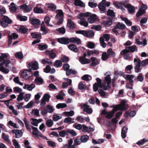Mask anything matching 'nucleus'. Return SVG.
Segmentation results:
<instances>
[{"mask_svg":"<svg viewBox=\"0 0 148 148\" xmlns=\"http://www.w3.org/2000/svg\"><path fill=\"white\" fill-rule=\"evenodd\" d=\"M97 83H95L93 86V90L94 91L97 90L98 87L103 88L105 90L109 89L110 88V84L111 82V79L110 75H108L104 77L101 83V79L98 78H96Z\"/></svg>","mask_w":148,"mask_h":148,"instance_id":"1","label":"nucleus"},{"mask_svg":"<svg viewBox=\"0 0 148 148\" xmlns=\"http://www.w3.org/2000/svg\"><path fill=\"white\" fill-rule=\"evenodd\" d=\"M114 5L116 7L121 9L122 11H123L125 10L122 6L123 5L125 8L128 9L129 12L130 13H132L135 12V9L134 7L131 5L129 4H125L122 2H115L114 3Z\"/></svg>","mask_w":148,"mask_h":148,"instance_id":"2","label":"nucleus"},{"mask_svg":"<svg viewBox=\"0 0 148 148\" xmlns=\"http://www.w3.org/2000/svg\"><path fill=\"white\" fill-rule=\"evenodd\" d=\"M81 17H88V21L90 23H93L97 18V16L95 14L88 12L80 14L77 16L78 18H80Z\"/></svg>","mask_w":148,"mask_h":148,"instance_id":"3","label":"nucleus"},{"mask_svg":"<svg viewBox=\"0 0 148 148\" xmlns=\"http://www.w3.org/2000/svg\"><path fill=\"white\" fill-rule=\"evenodd\" d=\"M110 107L113 108L112 111L115 112L117 110H125L127 109V106L125 102L122 101L121 102L120 104L117 105H113L111 106Z\"/></svg>","mask_w":148,"mask_h":148,"instance_id":"4","label":"nucleus"},{"mask_svg":"<svg viewBox=\"0 0 148 148\" xmlns=\"http://www.w3.org/2000/svg\"><path fill=\"white\" fill-rule=\"evenodd\" d=\"M110 3L108 2H106V0H102L100 2L98 5V7L100 12L102 13L105 12L106 6L109 7L110 5Z\"/></svg>","mask_w":148,"mask_h":148,"instance_id":"5","label":"nucleus"},{"mask_svg":"<svg viewBox=\"0 0 148 148\" xmlns=\"http://www.w3.org/2000/svg\"><path fill=\"white\" fill-rule=\"evenodd\" d=\"M110 35L108 34H105L103 35V37L100 38V42L101 45L103 48H105L106 46V43L104 42V39H105L106 41H108L110 39Z\"/></svg>","mask_w":148,"mask_h":148,"instance_id":"6","label":"nucleus"},{"mask_svg":"<svg viewBox=\"0 0 148 148\" xmlns=\"http://www.w3.org/2000/svg\"><path fill=\"white\" fill-rule=\"evenodd\" d=\"M11 23V20L9 19L8 17L4 16L2 18V21L1 22V24L3 27H5L7 26L9 24Z\"/></svg>","mask_w":148,"mask_h":148,"instance_id":"7","label":"nucleus"},{"mask_svg":"<svg viewBox=\"0 0 148 148\" xmlns=\"http://www.w3.org/2000/svg\"><path fill=\"white\" fill-rule=\"evenodd\" d=\"M147 5L143 4L136 14L137 16H139L145 14V10L147 9Z\"/></svg>","mask_w":148,"mask_h":148,"instance_id":"8","label":"nucleus"},{"mask_svg":"<svg viewBox=\"0 0 148 148\" xmlns=\"http://www.w3.org/2000/svg\"><path fill=\"white\" fill-rule=\"evenodd\" d=\"M81 108L83 109L84 111L88 114H91L92 112V110L89 108V106L87 103L81 104L80 105Z\"/></svg>","mask_w":148,"mask_h":148,"instance_id":"9","label":"nucleus"},{"mask_svg":"<svg viewBox=\"0 0 148 148\" xmlns=\"http://www.w3.org/2000/svg\"><path fill=\"white\" fill-rule=\"evenodd\" d=\"M38 63L37 62H30L28 65L29 69L31 71L32 70H36L38 69Z\"/></svg>","mask_w":148,"mask_h":148,"instance_id":"10","label":"nucleus"},{"mask_svg":"<svg viewBox=\"0 0 148 148\" xmlns=\"http://www.w3.org/2000/svg\"><path fill=\"white\" fill-rule=\"evenodd\" d=\"M29 21L35 27H36V26L39 25L40 23V21L38 19L36 18H30Z\"/></svg>","mask_w":148,"mask_h":148,"instance_id":"11","label":"nucleus"},{"mask_svg":"<svg viewBox=\"0 0 148 148\" xmlns=\"http://www.w3.org/2000/svg\"><path fill=\"white\" fill-rule=\"evenodd\" d=\"M30 69L25 70L21 73V76L23 78L25 79H27L29 77V74L31 72Z\"/></svg>","mask_w":148,"mask_h":148,"instance_id":"12","label":"nucleus"},{"mask_svg":"<svg viewBox=\"0 0 148 148\" xmlns=\"http://www.w3.org/2000/svg\"><path fill=\"white\" fill-rule=\"evenodd\" d=\"M21 8L26 12H30L32 9V7L29 5L27 6L26 4H23L20 6Z\"/></svg>","mask_w":148,"mask_h":148,"instance_id":"13","label":"nucleus"},{"mask_svg":"<svg viewBox=\"0 0 148 148\" xmlns=\"http://www.w3.org/2000/svg\"><path fill=\"white\" fill-rule=\"evenodd\" d=\"M45 53L46 54L49 55V58H53L56 56V55L53 50H47Z\"/></svg>","mask_w":148,"mask_h":148,"instance_id":"14","label":"nucleus"},{"mask_svg":"<svg viewBox=\"0 0 148 148\" xmlns=\"http://www.w3.org/2000/svg\"><path fill=\"white\" fill-rule=\"evenodd\" d=\"M58 41L63 44H68L69 43V39L66 38H60L57 39Z\"/></svg>","mask_w":148,"mask_h":148,"instance_id":"15","label":"nucleus"},{"mask_svg":"<svg viewBox=\"0 0 148 148\" xmlns=\"http://www.w3.org/2000/svg\"><path fill=\"white\" fill-rule=\"evenodd\" d=\"M32 133L33 135L35 136L38 139L40 137H41L42 138L47 139V138L41 134L39 131H33Z\"/></svg>","mask_w":148,"mask_h":148,"instance_id":"16","label":"nucleus"},{"mask_svg":"<svg viewBox=\"0 0 148 148\" xmlns=\"http://www.w3.org/2000/svg\"><path fill=\"white\" fill-rule=\"evenodd\" d=\"M85 17H81L80 18V20L79 21V23L81 25H83L85 27H87L88 25L87 22L86 21V20L84 18Z\"/></svg>","mask_w":148,"mask_h":148,"instance_id":"17","label":"nucleus"},{"mask_svg":"<svg viewBox=\"0 0 148 148\" xmlns=\"http://www.w3.org/2000/svg\"><path fill=\"white\" fill-rule=\"evenodd\" d=\"M56 12L57 13L55 18L56 19H58L59 18L63 17L64 16L63 13L61 10H57L56 11Z\"/></svg>","mask_w":148,"mask_h":148,"instance_id":"18","label":"nucleus"},{"mask_svg":"<svg viewBox=\"0 0 148 148\" xmlns=\"http://www.w3.org/2000/svg\"><path fill=\"white\" fill-rule=\"evenodd\" d=\"M35 85L33 84H25L23 88L25 89L31 91L35 88Z\"/></svg>","mask_w":148,"mask_h":148,"instance_id":"19","label":"nucleus"},{"mask_svg":"<svg viewBox=\"0 0 148 148\" xmlns=\"http://www.w3.org/2000/svg\"><path fill=\"white\" fill-rule=\"evenodd\" d=\"M136 43L139 45H141L143 46H144L147 44V40L146 39H144L142 41H140L138 39H136Z\"/></svg>","mask_w":148,"mask_h":148,"instance_id":"20","label":"nucleus"},{"mask_svg":"<svg viewBox=\"0 0 148 148\" xmlns=\"http://www.w3.org/2000/svg\"><path fill=\"white\" fill-rule=\"evenodd\" d=\"M64 79L68 82V84L66 82H63L62 85V87L64 88L67 87L68 85H70L71 84L72 80L71 79H69L68 78H64Z\"/></svg>","mask_w":148,"mask_h":148,"instance_id":"21","label":"nucleus"},{"mask_svg":"<svg viewBox=\"0 0 148 148\" xmlns=\"http://www.w3.org/2000/svg\"><path fill=\"white\" fill-rule=\"evenodd\" d=\"M124 77L127 80L129 81L130 83V85L132 86V83L133 82V79L134 78L135 76L133 75H126V77Z\"/></svg>","mask_w":148,"mask_h":148,"instance_id":"22","label":"nucleus"},{"mask_svg":"<svg viewBox=\"0 0 148 148\" xmlns=\"http://www.w3.org/2000/svg\"><path fill=\"white\" fill-rule=\"evenodd\" d=\"M79 60L82 64H88L90 62V60L84 57L80 58Z\"/></svg>","mask_w":148,"mask_h":148,"instance_id":"23","label":"nucleus"},{"mask_svg":"<svg viewBox=\"0 0 148 148\" xmlns=\"http://www.w3.org/2000/svg\"><path fill=\"white\" fill-rule=\"evenodd\" d=\"M46 5L47 8L52 10H55L56 9V6L53 3H46Z\"/></svg>","mask_w":148,"mask_h":148,"instance_id":"24","label":"nucleus"},{"mask_svg":"<svg viewBox=\"0 0 148 148\" xmlns=\"http://www.w3.org/2000/svg\"><path fill=\"white\" fill-rule=\"evenodd\" d=\"M12 131L15 134L16 138H19L21 137L23 133L20 130H13Z\"/></svg>","mask_w":148,"mask_h":148,"instance_id":"25","label":"nucleus"},{"mask_svg":"<svg viewBox=\"0 0 148 148\" xmlns=\"http://www.w3.org/2000/svg\"><path fill=\"white\" fill-rule=\"evenodd\" d=\"M31 120H32L31 124L36 126H37L38 123L41 122L42 121V119H39L37 120L35 119H32Z\"/></svg>","mask_w":148,"mask_h":148,"instance_id":"26","label":"nucleus"},{"mask_svg":"<svg viewBox=\"0 0 148 148\" xmlns=\"http://www.w3.org/2000/svg\"><path fill=\"white\" fill-rule=\"evenodd\" d=\"M91 60L92 62V63L90 65L91 66H95L99 64V61L96 58L94 57L92 58Z\"/></svg>","mask_w":148,"mask_h":148,"instance_id":"27","label":"nucleus"},{"mask_svg":"<svg viewBox=\"0 0 148 148\" xmlns=\"http://www.w3.org/2000/svg\"><path fill=\"white\" fill-rule=\"evenodd\" d=\"M69 42L80 44L81 43V41L80 39L79 38H72L69 39Z\"/></svg>","mask_w":148,"mask_h":148,"instance_id":"28","label":"nucleus"},{"mask_svg":"<svg viewBox=\"0 0 148 148\" xmlns=\"http://www.w3.org/2000/svg\"><path fill=\"white\" fill-rule=\"evenodd\" d=\"M128 130L127 128L124 126L123 127L121 130V136L122 138H124L126 137V134Z\"/></svg>","mask_w":148,"mask_h":148,"instance_id":"29","label":"nucleus"},{"mask_svg":"<svg viewBox=\"0 0 148 148\" xmlns=\"http://www.w3.org/2000/svg\"><path fill=\"white\" fill-rule=\"evenodd\" d=\"M41 31L42 32V34H46L47 33V30L46 29L44 25V23L43 22H42L41 24Z\"/></svg>","mask_w":148,"mask_h":148,"instance_id":"30","label":"nucleus"},{"mask_svg":"<svg viewBox=\"0 0 148 148\" xmlns=\"http://www.w3.org/2000/svg\"><path fill=\"white\" fill-rule=\"evenodd\" d=\"M2 136V138L4 140L7 142L8 143H10V140L9 139V136L8 135L4 133H3Z\"/></svg>","mask_w":148,"mask_h":148,"instance_id":"31","label":"nucleus"},{"mask_svg":"<svg viewBox=\"0 0 148 148\" xmlns=\"http://www.w3.org/2000/svg\"><path fill=\"white\" fill-rule=\"evenodd\" d=\"M62 65V62L61 60H57L54 63V66L56 67H60Z\"/></svg>","mask_w":148,"mask_h":148,"instance_id":"32","label":"nucleus"},{"mask_svg":"<svg viewBox=\"0 0 148 148\" xmlns=\"http://www.w3.org/2000/svg\"><path fill=\"white\" fill-rule=\"evenodd\" d=\"M18 31L21 33H25L27 31V29L25 27L22 26L19 28Z\"/></svg>","mask_w":148,"mask_h":148,"instance_id":"33","label":"nucleus"},{"mask_svg":"<svg viewBox=\"0 0 148 148\" xmlns=\"http://www.w3.org/2000/svg\"><path fill=\"white\" fill-rule=\"evenodd\" d=\"M75 5H76L84 7L85 4L80 0H75Z\"/></svg>","mask_w":148,"mask_h":148,"instance_id":"34","label":"nucleus"},{"mask_svg":"<svg viewBox=\"0 0 148 148\" xmlns=\"http://www.w3.org/2000/svg\"><path fill=\"white\" fill-rule=\"evenodd\" d=\"M31 36L34 38L40 39L41 38L40 34H39L36 32H32L31 34Z\"/></svg>","mask_w":148,"mask_h":148,"instance_id":"35","label":"nucleus"},{"mask_svg":"<svg viewBox=\"0 0 148 148\" xmlns=\"http://www.w3.org/2000/svg\"><path fill=\"white\" fill-rule=\"evenodd\" d=\"M116 28L118 29H123L125 27V25L122 23H118L115 26Z\"/></svg>","mask_w":148,"mask_h":148,"instance_id":"36","label":"nucleus"},{"mask_svg":"<svg viewBox=\"0 0 148 148\" xmlns=\"http://www.w3.org/2000/svg\"><path fill=\"white\" fill-rule=\"evenodd\" d=\"M121 18L123 21H125V23L127 26L132 25V22L129 20L127 18L125 17H121Z\"/></svg>","mask_w":148,"mask_h":148,"instance_id":"37","label":"nucleus"},{"mask_svg":"<svg viewBox=\"0 0 148 148\" xmlns=\"http://www.w3.org/2000/svg\"><path fill=\"white\" fill-rule=\"evenodd\" d=\"M62 118L61 115L60 114H56L53 117V119L54 121H57Z\"/></svg>","mask_w":148,"mask_h":148,"instance_id":"38","label":"nucleus"},{"mask_svg":"<svg viewBox=\"0 0 148 148\" xmlns=\"http://www.w3.org/2000/svg\"><path fill=\"white\" fill-rule=\"evenodd\" d=\"M69 49L73 51L77 52L78 51V49L75 45L72 44L70 45H69Z\"/></svg>","mask_w":148,"mask_h":148,"instance_id":"39","label":"nucleus"},{"mask_svg":"<svg viewBox=\"0 0 148 148\" xmlns=\"http://www.w3.org/2000/svg\"><path fill=\"white\" fill-rule=\"evenodd\" d=\"M129 52H133L137 51L136 47L135 45H133L127 47Z\"/></svg>","mask_w":148,"mask_h":148,"instance_id":"40","label":"nucleus"},{"mask_svg":"<svg viewBox=\"0 0 148 148\" xmlns=\"http://www.w3.org/2000/svg\"><path fill=\"white\" fill-rule=\"evenodd\" d=\"M67 26L71 29H73L74 27V24L72 21L69 19L68 21Z\"/></svg>","mask_w":148,"mask_h":148,"instance_id":"41","label":"nucleus"},{"mask_svg":"<svg viewBox=\"0 0 148 148\" xmlns=\"http://www.w3.org/2000/svg\"><path fill=\"white\" fill-rule=\"evenodd\" d=\"M34 12L36 13H42L43 12V10L41 9L38 7H35L34 10Z\"/></svg>","mask_w":148,"mask_h":148,"instance_id":"42","label":"nucleus"},{"mask_svg":"<svg viewBox=\"0 0 148 148\" xmlns=\"http://www.w3.org/2000/svg\"><path fill=\"white\" fill-rule=\"evenodd\" d=\"M134 62L135 63V66H140L141 62L140 60L138 58H134Z\"/></svg>","mask_w":148,"mask_h":148,"instance_id":"43","label":"nucleus"},{"mask_svg":"<svg viewBox=\"0 0 148 148\" xmlns=\"http://www.w3.org/2000/svg\"><path fill=\"white\" fill-rule=\"evenodd\" d=\"M82 79L85 81H88L91 79V77L88 75H85L82 77Z\"/></svg>","mask_w":148,"mask_h":148,"instance_id":"44","label":"nucleus"},{"mask_svg":"<svg viewBox=\"0 0 148 148\" xmlns=\"http://www.w3.org/2000/svg\"><path fill=\"white\" fill-rule=\"evenodd\" d=\"M89 138V137L88 136L86 135L83 136H81L80 138L81 141L83 143L86 142Z\"/></svg>","mask_w":148,"mask_h":148,"instance_id":"45","label":"nucleus"},{"mask_svg":"<svg viewBox=\"0 0 148 148\" xmlns=\"http://www.w3.org/2000/svg\"><path fill=\"white\" fill-rule=\"evenodd\" d=\"M17 18L21 21H26L27 20V16H22L19 15H18Z\"/></svg>","mask_w":148,"mask_h":148,"instance_id":"46","label":"nucleus"},{"mask_svg":"<svg viewBox=\"0 0 148 148\" xmlns=\"http://www.w3.org/2000/svg\"><path fill=\"white\" fill-rule=\"evenodd\" d=\"M24 93L23 92L20 93L18 96L17 98V100L18 101H19L23 100L24 98Z\"/></svg>","mask_w":148,"mask_h":148,"instance_id":"47","label":"nucleus"},{"mask_svg":"<svg viewBox=\"0 0 148 148\" xmlns=\"http://www.w3.org/2000/svg\"><path fill=\"white\" fill-rule=\"evenodd\" d=\"M114 112L112 111L108 112L106 115V117L108 119H111L113 116Z\"/></svg>","mask_w":148,"mask_h":148,"instance_id":"48","label":"nucleus"},{"mask_svg":"<svg viewBox=\"0 0 148 148\" xmlns=\"http://www.w3.org/2000/svg\"><path fill=\"white\" fill-rule=\"evenodd\" d=\"M67 107V105L65 103H59L56 106V108L58 109L63 108Z\"/></svg>","mask_w":148,"mask_h":148,"instance_id":"49","label":"nucleus"},{"mask_svg":"<svg viewBox=\"0 0 148 148\" xmlns=\"http://www.w3.org/2000/svg\"><path fill=\"white\" fill-rule=\"evenodd\" d=\"M64 114L66 116H72L74 115V112L73 110H71L69 112H64Z\"/></svg>","mask_w":148,"mask_h":148,"instance_id":"50","label":"nucleus"},{"mask_svg":"<svg viewBox=\"0 0 148 148\" xmlns=\"http://www.w3.org/2000/svg\"><path fill=\"white\" fill-rule=\"evenodd\" d=\"M107 53L108 56H112L113 57H114L115 56L114 52L111 48L109 49L108 50Z\"/></svg>","mask_w":148,"mask_h":148,"instance_id":"51","label":"nucleus"},{"mask_svg":"<svg viewBox=\"0 0 148 148\" xmlns=\"http://www.w3.org/2000/svg\"><path fill=\"white\" fill-rule=\"evenodd\" d=\"M94 33L93 32L92 30L87 31V34L86 37L90 38L94 36Z\"/></svg>","mask_w":148,"mask_h":148,"instance_id":"52","label":"nucleus"},{"mask_svg":"<svg viewBox=\"0 0 148 148\" xmlns=\"http://www.w3.org/2000/svg\"><path fill=\"white\" fill-rule=\"evenodd\" d=\"M46 125L48 127H51L53 124V122L51 119L47 120L46 122Z\"/></svg>","mask_w":148,"mask_h":148,"instance_id":"53","label":"nucleus"},{"mask_svg":"<svg viewBox=\"0 0 148 148\" xmlns=\"http://www.w3.org/2000/svg\"><path fill=\"white\" fill-rule=\"evenodd\" d=\"M11 7L10 8V9L12 12H15L16 10V8L15 4L13 3H12L10 4Z\"/></svg>","mask_w":148,"mask_h":148,"instance_id":"54","label":"nucleus"},{"mask_svg":"<svg viewBox=\"0 0 148 148\" xmlns=\"http://www.w3.org/2000/svg\"><path fill=\"white\" fill-rule=\"evenodd\" d=\"M103 25L106 26L111 25L112 24V21L111 19H108L103 23Z\"/></svg>","mask_w":148,"mask_h":148,"instance_id":"55","label":"nucleus"},{"mask_svg":"<svg viewBox=\"0 0 148 148\" xmlns=\"http://www.w3.org/2000/svg\"><path fill=\"white\" fill-rule=\"evenodd\" d=\"M15 56L16 58L19 59L23 58V56L22 53L21 52H17L15 54Z\"/></svg>","mask_w":148,"mask_h":148,"instance_id":"56","label":"nucleus"},{"mask_svg":"<svg viewBox=\"0 0 148 148\" xmlns=\"http://www.w3.org/2000/svg\"><path fill=\"white\" fill-rule=\"evenodd\" d=\"M8 123L10 125L13 127V128H18V126L17 125L16 123L13 122L11 120L9 121Z\"/></svg>","mask_w":148,"mask_h":148,"instance_id":"57","label":"nucleus"},{"mask_svg":"<svg viewBox=\"0 0 148 148\" xmlns=\"http://www.w3.org/2000/svg\"><path fill=\"white\" fill-rule=\"evenodd\" d=\"M76 34H81L86 37L87 34V31L84 30L77 31L76 32Z\"/></svg>","mask_w":148,"mask_h":148,"instance_id":"58","label":"nucleus"},{"mask_svg":"<svg viewBox=\"0 0 148 148\" xmlns=\"http://www.w3.org/2000/svg\"><path fill=\"white\" fill-rule=\"evenodd\" d=\"M107 14L112 17H114L115 16L114 12L113 10L109 9L107 11Z\"/></svg>","mask_w":148,"mask_h":148,"instance_id":"59","label":"nucleus"},{"mask_svg":"<svg viewBox=\"0 0 148 148\" xmlns=\"http://www.w3.org/2000/svg\"><path fill=\"white\" fill-rule=\"evenodd\" d=\"M0 71L5 73H8L9 71L8 69L2 66L0 67Z\"/></svg>","mask_w":148,"mask_h":148,"instance_id":"60","label":"nucleus"},{"mask_svg":"<svg viewBox=\"0 0 148 148\" xmlns=\"http://www.w3.org/2000/svg\"><path fill=\"white\" fill-rule=\"evenodd\" d=\"M67 131L62 130L59 133V135L62 137H64L66 135H68Z\"/></svg>","mask_w":148,"mask_h":148,"instance_id":"61","label":"nucleus"},{"mask_svg":"<svg viewBox=\"0 0 148 148\" xmlns=\"http://www.w3.org/2000/svg\"><path fill=\"white\" fill-rule=\"evenodd\" d=\"M87 46L88 48L92 49L94 48L95 45L93 42H90L88 43Z\"/></svg>","mask_w":148,"mask_h":148,"instance_id":"62","label":"nucleus"},{"mask_svg":"<svg viewBox=\"0 0 148 148\" xmlns=\"http://www.w3.org/2000/svg\"><path fill=\"white\" fill-rule=\"evenodd\" d=\"M76 73V71L74 70H72L71 69H69L66 71V75H69L70 74H75Z\"/></svg>","mask_w":148,"mask_h":148,"instance_id":"63","label":"nucleus"},{"mask_svg":"<svg viewBox=\"0 0 148 148\" xmlns=\"http://www.w3.org/2000/svg\"><path fill=\"white\" fill-rule=\"evenodd\" d=\"M12 142L15 148H20V145L15 139H13Z\"/></svg>","mask_w":148,"mask_h":148,"instance_id":"64","label":"nucleus"}]
</instances>
